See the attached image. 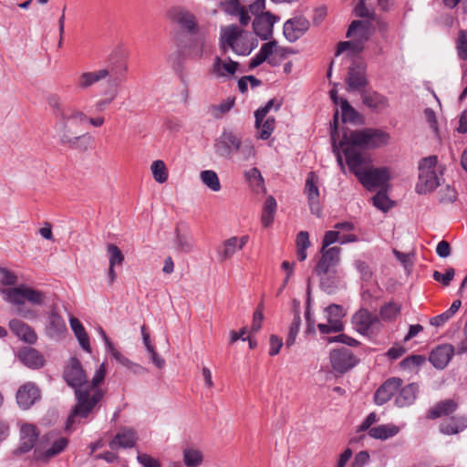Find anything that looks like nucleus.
<instances>
[{"label": "nucleus", "mask_w": 467, "mask_h": 467, "mask_svg": "<svg viewBox=\"0 0 467 467\" xmlns=\"http://www.w3.org/2000/svg\"><path fill=\"white\" fill-rule=\"evenodd\" d=\"M239 63L229 57L222 58L216 57L211 67V74L217 79L226 81L233 78L238 70Z\"/></svg>", "instance_id": "12"}, {"label": "nucleus", "mask_w": 467, "mask_h": 467, "mask_svg": "<svg viewBox=\"0 0 467 467\" xmlns=\"http://www.w3.org/2000/svg\"><path fill=\"white\" fill-rule=\"evenodd\" d=\"M354 11L360 17L372 18L374 16L373 10L368 6L367 0H357Z\"/></svg>", "instance_id": "57"}, {"label": "nucleus", "mask_w": 467, "mask_h": 467, "mask_svg": "<svg viewBox=\"0 0 467 467\" xmlns=\"http://www.w3.org/2000/svg\"><path fill=\"white\" fill-rule=\"evenodd\" d=\"M106 374L107 367L103 362L96 369L92 379L88 381L81 362L77 358L68 359L64 368L63 377L67 385L74 389L77 404L68 417L67 429L70 428L76 417H88L101 401L106 392L101 388Z\"/></svg>", "instance_id": "1"}, {"label": "nucleus", "mask_w": 467, "mask_h": 467, "mask_svg": "<svg viewBox=\"0 0 467 467\" xmlns=\"http://www.w3.org/2000/svg\"><path fill=\"white\" fill-rule=\"evenodd\" d=\"M467 428V419L464 416L452 417L445 420L440 425V431L446 435L457 434Z\"/></svg>", "instance_id": "34"}, {"label": "nucleus", "mask_w": 467, "mask_h": 467, "mask_svg": "<svg viewBox=\"0 0 467 467\" xmlns=\"http://www.w3.org/2000/svg\"><path fill=\"white\" fill-rule=\"evenodd\" d=\"M454 275L455 273L452 268H449L444 275L439 271H434L433 279L441 282L443 285H449L450 282L453 279Z\"/></svg>", "instance_id": "60"}, {"label": "nucleus", "mask_w": 467, "mask_h": 467, "mask_svg": "<svg viewBox=\"0 0 467 467\" xmlns=\"http://www.w3.org/2000/svg\"><path fill=\"white\" fill-rule=\"evenodd\" d=\"M67 331V326L62 317L52 309L47 317L45 333L48 337L57 339Z\"/></svg>", "instance_id": "23"}, {"label": "nucleus", "mask_w": 467, "mask_h": 467, "mask_svg": "<svg viewBox=\"0 0 467 467\" xmlns=\"http://www.w3.org/2000/svg\"><path fill=\"white\" fill-rule=\"evenodd\" d=\"M19 360L26 367L36 369L45 365L43 355L36 348L24 347L17 353Z\"/></svg>", "instance_id": "28"}, {"label": "nucleus", "mask_w": 467, "mask_h": 467, "mask_svg": "<svg viewBox=\"0 0 467 467\" xmlns=\"http://www.w3.org/2000/svg\"><path fill=\"white\" fill-rule=\"evenodd\" d=\"M69 322L81 348L87 352H90L89 338L82 324L76 317H71Z\"/></svg>", "instance_id": "40"}, {"label": "nucleus", "mask_w": 467, "mask_h": 467, "mask_svg": "<svg viewBox=\"0 0 467 467\" xmlns=\"http://www.w3.org/2000/svg\"><path fill=\"white\" fill-rule=\"evenodd\" d=\"M278 17L269 12L255 16L253 22L254 31L262 40H268L272 37L273 27Z\"/></svg>", "instance_id": "17"}, {"label": "nucleus", "mask_w": 467, "mask_h": 467, "mask_svg": "<svg viewBox=\"0 0 467 467\" xmlns=\"http://www.w3.org/2000/svg\"><path fill=\"white\" fill-rule=\"evenodd\" d=\"M418 170V182L415 188L418 193H430L441 185L445 167L439 162L436 155L422 158L419 161Z\"/></svg>", "instance_id": "5"}, {"label": "nucleus", "mask_w": 467, "mask_h": 467, "mask_svg": "<svg viewBox=\"0 0 467 467\" xmlns=\"http://www.w3.org/2000/svg\"><path fill=\"white\" fill-rule=\"evenodd\" d=\"M136 434L131 429H123L119 431L115 438L109 442L111 450L116 451L119 448H131L135 445Z\"/></svg>", "instance_id": "33"}, {"label": "nucleus", "mask_w": 467, "mask_h": 467, "mask_svg": "<svg viewBox=\"0 0 467 467\" xmlns=\"http://www.w3.org/2000/svg\"><path fill=\"white\" fill-rule=\"evenodd\" d=\"M327 322L337 321L342 323L341 318L344 317L343 308L339 305H330L326 309Z\"/></svg>", "instance_id": "56"}, {"label": "nucleus", "mask_w": 467, "mask_h": 467, "mask_svg": "<svg viewBox=\"0 0 467 467\" xmlns=\"http://www.w3.org/2000/svg\"><path fill=\"white\" fill-rule=\"evenodd\" d=\"M342 139L358 149H376L387 145L390 136L379 129H361L345 131Z\"/></svg>", "instance_id": "8"}, {"label": "nucleus", "mask_w": 467, "mask_h": 467, "mask_svg": "<svg viewBox=\"0 0 467 467\" xmlns=\"http://www.w3.org/2000/svg\"><path fill=\"white\" fill-rule=\"evenodd\" d=\"M330 362L334 370L345 373L356 366L358 359L349 349L342 348L330 353Z\"/></svg>", "instance_id": "13"}, {"label": "nucleus", "mask_w": 467, "mask_h": 467, "mask_svg": "<svg viewBox=\"0 0 467 467\" xmlns=\"http://www.w3.org/2000/svg\"><path fill=\"white\" fill-rule=\"evenodd\" d=\"M277 209L275 199L269 195L264 203L263 213L261 215V222L264 227H269L274 221L275 214Z\"/></svg>", "instance_id": "39"}, {"label": "nucleus", "mask_w": 467, "mask_h": 467, "mask_svg": "<svg viewBox=\"0 0 467 467\" xmlns=\"http://www.w3.org/2000/svg\"><path fill=\"white\" fill-rule=\"evenodd\" d=\"M109 75L107 68H100L96 71H84L79 74L76 80V87L79 90H87L96 83L106 78Z\"/></svg>", "instance_id": "26"}, {"label": "nucleus", "mask_w": 467, "mask_h": 467, "mask_svg": "<svg viewBox=\"0 0 467 467\" xmlns=\"http://www.w3.org/2000/svg\"><path fill=\"white\" fill-rule=\"evenodd\" d=\"M174 246L181 253L190 254L194 251V240L190 234L176 229Z\"/></svg>", "instance_id": "37"}, {"label": "nucleus", "mask_w": 467, "mask_h": 467, "mask_svg": "<svg viewBox=\"0 0 467 467\" xmlns=\"http://www.w3.org/2000/svg\"><path fill=\"white\" fill-rule=\"evenodd\" d=\"M355 328L358 332L363 335H368L379 324L377 315L369 312L367 309H360L352 318Z\"/></svg>", "instance_id": "16"}, {"label": "nucleus", "mask_w": 467, "mask_h": 467, "mask_svg": "<svg viewBox=\"0 0 467 467\" xmlns=\"http://www.w3.org/2000/svg\"><path fill=\"white\" fill-rule=\"evenodd\" d=\"M320 277V285L327 294H332L340 285L341 280L337 271H329L327 275H317Z\"/></svg>", "instance_id": "38"}, {"label": "nucleus", "mask_w": 467, "mask_h": 467, "mask_svg": "<svg viewBox=\"0 0 467 467\" xmlns=\"http://www.w3.org/2000/svg\"><path fill=\"white\" fill-rule=\"evenodd\" d=\"M107 97L99 99L95 104V110L98 112L103 111L117 97L118 85L116 84L113 88L106 92Z\"/></svg>", "instance_id": "51"}, {"label": "nucleus", "mask_w": 467, "mask_h": 467, "mask_svg": "<svg viewBox=\"0 0 467 467\" xmlns=\"http://www.w3.org/2000/svg\"><path fill=\"white\" fill-rule=\"evenodd\" d=\"M245 176L249 181L253 191L255 192H266L265 180L257 168H252L245 173Z\"/></svg>", "instance_id": "42"}, {"label": "nucleus", "mask_w": 467, "mask_h": 467, "mask_svg": "<svg viewBox=\"0 0 467 467\" xmlns=\"http://www.w3.org/2000/svg\"><path fill=\"white\" fill-rule=\"evenodd\" d=\"M340 110L343 122H358L360 119L358 112L345 99H340Z\"/></svg>", "instance_id": "45"}, {"label": "nucleus", "mask_w": 467, "mask_h": 467, "mask_svg": "<svg viewBox=\"0 0 467 467\" xmlns=\"http://www.w3.org/2000/svg\"><path fill=\"white\" fill-rule=\"evenodd\" d=\"M400 432V427L393 423L381 424L369 429L368 434L370 438L377 440H388Z\"/></svg>", "instance_id": "35"}, {"label": "nucleus", "mask_w": 467, "mask_h": 467, "mask_svg": "<svg viewBox=\"0 0 467 467\" xmlns=\"http://www.w3.org/2000/svg\"><path fill=\"white\" fill-rule=\"evenodd\" d=\"M366 66L362 63H353L348 71L346 83L348 91L359 90L367 85Z\"/></svg>", "instance_id": "18"}, {"label": "nucleus", "mask_w": 467, "mask_h": 467, "mask_svg": "<svg viewBox=\"0 0 467 467\" xmlns=\"http://www.w3.org/2000/svg\"><path fill=\"white\" fill-rule=\"evenodd\" d=\"M425 362V358L421 355H412L410 357L406 358L400 362V367L402 368H414Z\"/></svg>", "instance_id": "58"}, {"label": "nucleus", "mask_w": 467, "mask_h": 467, "mask_svg": "<svg viewBox=\"0 0 467 467\" xmlns=\"http://www.w3.org/2000/svg\"><path fill=\"white\" fill-rule=\"evenodd\" d=\"M317 327L322 334H328L341 331L343 329V324L334 321L327 322V324H318Z\"/></svg>", "instance_id": "62"}, {"label": "nucleus", "mask_w": 467, "mask_h": 467, "mask_svg": "<svg viewBox=\"0 0 467 467\" xmlns=\"http://www.w3.org/2000/svg\"><path fill=\"white\" fill-rule=\"evenodd\" d=\"M458 405L453 400H445L435 404L428 412L429 419H437L454 412Z\"/></svg>", "instance_id": "36"}, {"label": "nucleus", "mask_w": 467, "mask_h": 467, "mask_svg": "<svg viewBox=\"0 0 467 467\" xmlns=\"http://www.w3.org/2000/svg\"><path fill=\"white\" fill-rule=\"evenodd\" d=\"M107 253L109 255V263L111 266H120L124 261V254L121 250L113 244L107 245Z\"/></svg>", "instance_id": "50"}, {"label": "nucleus", "mask_w": 467, "mask_h": 467, "mask_svg": "<svg viewBox=\"0 0 467 467\" xmlns=\"http://www.w3.org/2000/svg\"><path fill=\"white\" fill-rule=\"evenodd\" d=\"M373 204L379 210L387 212L392 207V202L388 197L386 192L379 191L373 198Z\"/></svg>", "instance_id": "52"}, {"label": "nucleus", "mask_w": 467, "mask_h": 467, "mask_svg": "<svg viewBox=\"0 0 467 467\" xmlns=\"http://www.w3.org/2000/svg\"><path fill=\"white\" fill-rule=\"evenodd\" d=\"M379 421V416L375 412L369 413L366 419L362 421V423L358 426V431H369L371 426Z\"/></svg>", "instance_id": "64"}, {"label": "nucleus", "mask_w": 467, "mask_h": 467, "mask_svg": "<svg viewBox=\"0 0 467 467\" xmlns=\"http://www.w3.org/2000/svg\"><path fill=\"white\" fill-rule=\"evenodd\" d=\"M373 33L372 26L368 21L355 20L347 31L348 41H342L337 44L336 56H339L344 52L348 56H354L361 53L365 48V44L369 40Z\"/></svg>", "instance_id": "6"}, {"label": "nucleus", "mask_w": 467, "mask_h": 467, "mask_svg": "<svg viewBox=\"0 0 467 467\" xmlns=\"http://www.w3.org/2000/svg\"><path fill=\"white\" fill-rule=\"evenodd\" d=\"M220 43L224 51L228 47L241 56L249 55L257 46L256 39H250V35L235 25L221 28Z\"/></svg>", "instance_id": "7"}, {"label": "nucleus", "mask_w": 467, "mask_h": 467, "mask_svg": "<svg viewBox=\"0 0 467 467\" xmlns=\"http://www.w3.org/2000/svg\"><path fill=\"white\" fill-rule=\"evenodd\" d=\"M309 26L310 23L306 17L296 16L284 24L283 31L289 42H295L309 29Z\"/></svg>", "instance_id": "15"}, {"label": "nucleus", "mask_w": 467, "mask_h": 467, "mask_svg": "<svg viewBox=\"0 0 467 467\" xmlns=\"http://www.w3.org/2000/svg\"><path fill=\"white\" fill-rule=\"evenodd\" d=\"M281 106V103L280 102H275V99H270L265 107H262L260 109H258L255 113H254V117H255V125L256 126H259L260 122L263 121V119L265 118L266 114L269 112V110L275 107V111H277L279 109Z\"/></svg>", "instance_id": "53"}, {"label": "nucleus", "mask_w": 467, "mask_h": 467, "mask_svg": "<svg viewBox=\"0 0 467 467\" xmlns=\"http://www.w3.org/2000/svg\"><path fill=\"white\" fill-rule=\"evenodd\" d=\"M41 443L45 451L36 449L34 451L36 460H48L63 451L68 444V440L65 437L57 435L55 432H49L42 438Z\"/></svg>", "instance_id": "10"}, {"label": "nucleus", "mask_w": 467, "mask_h": 467, "mask_svg": "<svg viewBox=\"0 0 467 467\" xmlns=\"http://www.w3.org/2000/svg\"><path fill=\"white\" fill-rule=\"evenodd\" d=\"M234 105V99L228 98L219 104L211 105L208 109L209 114L214 119H221L229 112Z\"/></svg>", "instance_id": "44"}, {"label": "nucleus", "mask_w": 467, "mask_h": 467, "mask_svg": "<svg viewBox=\"0 0 467 467\" xmlns=\"http://www.w3.org/2000/svg\"><path fill=\"white\" fill-rule=\"evenodd\" d=\"M249 240L248 235L241 237L233 236L223 242L222 246L218 249V255L221 261L231 258L236 251L243 249Z\"/></svg>", "instance_id": "24"}, {"label": "nucleus", "mask_w": 467, "mask_h": 467, "mask_svg": "<svg viewBox=\"0 0 467 467\" xmlns=\"http://www.w3.org/2000/svg\"><path fill=\"white\" fill-rule=\"evenodd\" d=\"M137 460L143 467H161L160 462L149 454H139Z\"/></svg>", "instance_id": "63"}, {"label": "nucleus", "mask_w": 467, "mask_h": 467, "mask_svg": "<svg viewBox=\"0 0 467 467\" xmlns=\"http://www.w3.org/2000/svg\"><path fill=\"white\" fill-rule=\"evenodd\" d=\"M17 282V276L14 272L5 267H0V283L6 285H15Z\"/></svg>", "instance_id": "59"}, {"label": "nucleus", "mask_w": 467, "mask_h": 467, "mask_svg": "<svg viewBox=\"0 0 467 467\" xmlns=\"http://www.w3.org/2000/svg\"><path fill=\"white\" fill-rule=\"evenodd\" d=\"M168 16L173 22L178 23L183 28L189 31L197 29V22L194 15L182 6H173L168 12Z\"/></svg>", "instance_id": "19"}, {"label": "nucleus", "mask_w": 467, "mask_h": 467, "mask_svg": "<svg viewBox=\"0 0 467 467\" xmlns=\"http://www.w3.org/2000/svg\"><path fill=\"white\" fill-rule=\"evenodd\" d=\"M21 443L15 451L16 454H22L28 452L35 446L38 433L36 429L32 424H23L21 426Z\"/></svg>", "instance_id": "29"}, {"label": "nucleus", "mask_w": 467, "mask_h": 467, "mask_svg": "<svg viewBox=\"0 0 467 467\" xmlns=\"http://www.w3.org/2000/svg\"><path fill=\"white\" fill-rule=\"evenodd\" d=\"M391 178L390 170L387 167L374 168L371 165L358 180L368 190L385 188Z\"/></svg>", "instance_id": "11"}, {"label": "nucleus", "mask_w": 467, "mask_h": 467, "mask_svg": "<svg viewBox=\"0 0 467 467\" xmlns=\"http://www.w3.org/2000/svg\"><path fill=\"white\" fill-rule=\"evenodd\" d=\"M215 152L224 158L237 154L240 161H249L255 156V149L249 140H243L242 136L233 130H224L214 142Z\"/></svg>", "instance_id": "3"}, {"label": "nucleus", "mask_w": 467, "mask_h": 467, "mask_svg": "<svg viewBox=\"0 0 467 467\" xmlns=\"http://www.w3.org/2000/svg\"><path fill=\"white\" fill-rule=\"evenodd\" d=\"M150 171L157 182L163 183L168 180V170L163 161H154L150 165Z\"/></svg>", "instance_id": "47"}, {"label": "nucleus", "mask_w": 467, "mask_h": 467, "mask_svg": "<svg viewBox=\"0 0 467 467\" xmlns=\"http://www.w3.org/2000/svg\"><path fill=\"white\" fill-rule=\"evenodd\" d=\"M10 330L22 341L28 344H35L37 340V335L35 330L24 321L18 318H13L9 321Z\"/></svg>", "instance_id": "25"}, {"label": "nucleus", "mask_w": 467, "mask_h": 467, "mask_svg": "<svg viewBox=\"0 0 467 467\" xmlns=\"http://www.w3.org/2000/svg\"><path fill=\"white\" fill-rule=\"evenodd\" d=\"M439 200L441 202H452L456 200V192L453 188L446 186L439 192Z\"/></svg>", "instance_id": "61"}, {"label": "nucleus", "mask_w": 467, "mask_h": 467, "mask_svg": "<svg viewBox=\"0 0 467 467\" xmlns=\"http://www.w3.org/2000/svg\"><path fill=\"white\" fill-rule=\"evenodd\" d=\"M454 353V348L450 344H443L434 348L430 355L431 363L439 369L444 368Z\"/></svg>", "instance_id": "27"}, {"label": "nucleus", "mask_w": 467, "mask_h": 467, "mask_svg": "<svg viewBox=\"0 0 467 467\" xmlns=\"http://www.w3.org/2000/svg\"><path fill=\"white\" fill-rule=\"evenodd\" d=\"M458 56L462 60H467V31L461 30L456 40Z\"/></svg>", "instance_id": "55"}, {"label": "nucleus", "mask_w": 467, "mask_h": 467, "mask_svg": "<svg viewBox=\"0 0 467 467\" xmlns=\"http://www.w3.org/2000/svg\"><path fill=\"white\" fill-rule=\"evenodd\" d=\"M340 147L345 154L347 164L349 170L359 180L366 170L370 166L368 157L362 154L358 148L352 146L350 143H344V140H340Z\"/></svg>", "instance_id": "9"}, {"label": "nucleus", "mask_w": 467, "mask_h": 467, "mask_svg": "<svg viewBox=\"0 0 467 467\" xmlns=\"http://www.w3.org/2000/svg\"><path fill=\"white\" fill-rule=\"evenodd\" d=\"M300 326H301V317H300L299 313L296 312L295 315H294V318L292 320V323H291V325L289 327L287 338L285 340V347L286 348H290V347H292L295 344L296 336H297V334L299 332V329H300Z\"/></svg>", "instance_id": "49"}, {"label": "nucleus", "mask_w": 467, "mask_h": 467, "mask_svg": "<svg viewBox=\"0 0 467 467\" xmlns=\"http://www.w3.org/2000/svg\"><path fill=\"white\" fill-rule=\"evenodd\" d=\"M361 98L364 105L376 112H380L389 107L388 99L376 91H364Z\"/></svg>", "instance_id": "31"}, {"label": "nucleus", "mask_w": 467, "mask_h": 467, "mask_svg": "<svg viewBox=\"0 0 467 467\" xmlns=\"http://www.w3.org/2000/svg\"><path fill=\"white\" fill-rule=\"evenodd\" d=\"M275 119L272 117H269L267 119H264L262 122H260L259 126L255 125V128L257 129V135L256 137L261 140H267L275 129Z\"/></svg>", "instance_id": "48"}, {"label": "nucleus", "mask_w": 467, "mask_h": 467, "mask_svg": "<svg viewBox=\"0 0 467 467\" xmlns=\"http://www.w3.org/2000/svg\"><path fill=\"white\" fill-rule=\"evenodd\" d=\"M337 119H338V111L337 109L336 112H335V115H334L333 127H332V130H331V139L333 140V152L335 153V155L337 157V164L339 165L340 170L342 171V172L345 173L346 172V168H345V165H344V162H343V158H342V155H341L342 148L340 147V142L338 143V145L336 143V133H337Z\"/></svg>", "instance_id": "46"}, {"label": "nucleus", "mask_w": 467, "mask_h": 467, "mask_svg": "<svg viewBox=\"0 0 467 467\" xmlns=\"http://www.w3.org/2000/svg\"><path fill=\"white\" fill-rule=\"evenodd\" d=\"M5 299L15 306V313L26 319H36L37 312L25 306L27 301L35 306L45 304L47 296L40 290L21 285L12 288L2 289Z\"/></svg>", "instance_id": "2"}, {"label": "nucleus", "mask_w": 467, "mask_h": 467, "mask_svg": "<svg viewBox=\"0 0 467 467\" xmlns=\"http://www.w3.org/2000/svg\"><path fill=\"white\" fill-rule=\"evenodd\" d=\"M318 177L311 171L307 174L305 185V193L307 196L310 211L313 214L319 215V190L317 187Z\"/></svg>", "instance_id": "22"}, {"label": "nucleus", "mask_w": 467, "mask_h": 467, "mask_svg": "<svg viewBox=\"0 0 467 467\" xmlns=\"http://www.w3.org/2000/svg\"><path fill=\"white\" fill-rule=\"evenodd\" d=\"M39 398V389L32 382L25 383L16 392V402L23 410L29 409Z\"/></svg>", "instance_id": "20"}, {"label": "nucleus", "mask_w": 467, "mask_h": 467, "mask_svg": "<svg viewBox=\"0 0 467 467\" xmlns=\"http://www.w3.org/2000/svg\"><path fill=\"white\" fill-rule=\"evenodd\" d=\"M276 48V41H269L267 43H265L259 52L255 55L254 57H253L250 61L249 67L250 68H254L258 66H260L265 61H267L271 65H275L276 62L275 61V52Z\"/></svg>", "instance_id": "30"}, {"label": "nucleus", "mask_w": 467, "mask_h": 467, "mask_svg": "<svg viewBox=\"0 0 467 467\" xmlns=\"http://www.w3.org/2000/svg\"><path fill=\"white\" fill-rule=\"evenodd\" d=\"M200 179L202 182L208 187L212 192H217L221 190L219 177L214 171L205 170L200 172Z\"/></svg>", "instance_id": "43"}, {"label": "nucleus", "mask_w": 467, "mask_h": 467, "mask_svg": "<svg viewBox=\"0 0 467 467\" xmlns=\"http://www.w3.org/2000/svg\"><path fill=\"white\" fill-rule=\"evenodd\" d=\"M88 121V116L80 109L69 108L61 111L59 124V140L64 145L75 147L81 140L90 139L88 133L81 132V126Z\"/></svg>", "instance_id": "4"}, {"label": "nucleus", "mask_w": 467, "mask_h": 467, "mask_svg": "<svg viewBox=\"0 0 467 467\" xmlns=\"http://www.w3.org/2000/svg\"><path fill=\"white\" fill-rule=\"evenodd\" d=\"M400 312V305L396 303H389L385 305L380 310L382 319L391 321L395 319Z\"/></svg>", "instance_id": "54"}, {"label": "nucleus", "mask_w": 467, "mask_h": 467, "mask_svg": "<svg viewBox=\"0 0 467 467\" xmlns=\"http://www.w3.org/2000/svg\"><path fill=\"white\" fill-rule=\"evenodd\" d=\"M402 379L390 378L387 379L376 391L374 400L377 405H383L388 402L402 386Z\"/></svg>", "instance_id": "21"}, {"label": "nucleus", "mask_w": 467, "mask_h": 467, "mask_svg": "<svg viewBox=\"0 0 467 467\" xmlns=\"http://www.w3.org/2000/svg\"><path fill=\"white\" fill-rule=\"evenodd\" d=\"M340 253L341 249L337 246L328 249L321 248V256L315 267V273L317 275H327V272L339 264Z\"/></svg>", "instance_id": "14"}, {"label": "nucleus", "mask_w": 467, "mask_h": 467, "mask_svg": "<svg viewBox=\"0 0 467 467\" xmlns=\"http://www.w3.org/2000/svg\"><path fill=\"white\" fill-rule=\"evenodd\" d=\"M203 462V454L201 450L193 446H188L183 450V462L187 467H198Z\"/></svg>", "instance_id": "41"}, {"label": "nucleus", "mask_w": 467, "mask_h": 467, "mask_svg": "<svg viewBox=\"0 0 467 467\" xmlns=\"http://www.w3.org/2000/svg\"><path fill=\"white\" fill-rule=\"evenodd\" d=\"M418 390L419 387L414 383L400 387L395 400L396 405L400 408L411 405L417 398Z\"/></svg>", "instance_id": "32"}]
</instances>
